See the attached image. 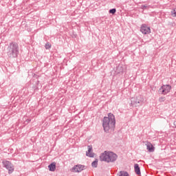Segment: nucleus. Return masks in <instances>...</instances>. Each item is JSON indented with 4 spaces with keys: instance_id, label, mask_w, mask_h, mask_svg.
<instances>
[{
    "instance_id": "1a4fd4ad",
    "label": "nucleus",
    "mask_w": 176,
    "mask_h": 176,
    "mask_svg": "<svg viewBox=\"0 0 176 176\" xmlns=\"http://www.w3.org/2000/svg\"><path fill=\"white\" fill-rule=\"evenodd\" d=\"M146 148L149 152H154L155 151V147H153V145L149 142H146Z\"/></svg>"
},
{
    "instance_id": "39448f33",
    "label": "nucleus",
    "mask_w": 176,
    "mask_h": 176,
    "mask_svg": "<svg viewBox=\"0 0 176 176\" xmlns=\"http://www.w3.org/2000/svg\"><path fill=\"white\" fill-rule=\"evenodd\" d=\"M170 90H171V85H164L160 88V91H162V94L164 96L170 93Z\"/></svg>"
},
{
    "instance_id": "4468645a",
    "label": "nucleus",
    "mask_w": 176,
    "mask_h": 176,
    "mask_svg": "<svg viewBox=\"0 0 176 176\" xmlns=\"http://www.w3.org/2000/svg\"><path fill=\"white\" fill-rule=\"evenodd\" d=\"M91 166L92 167H94V168H97L98 166V160L96 159V160H94L92 163H91Z\"/></svg>"
},
{
    "instance_id": "f8f14e48",
    "label": "nucleus",
    "mask_w": 176,
    "mask_h": 176,
    "mask_svg": "<svg viewBox=\"0 0 176 176\" xmlns=\"http://www.w3.org/2000/svg\"><path fill=\"white\" fill-rule=\"evenodd\" d=\"M50 171H56V162H52L48 166Z\"/></svg>"
},
{
    "instance_id": "7ed1b4c3",
    "label": "nucleus",
    "mask_w": 176,
    "mask_h": 176,
    "mask_svg": "<svg viewBox=\"0 0 176 176\" xmlns=\"http://www.w3.org/2000/svg\"><path fill=\"white\" fill-rule=\"evenodd\" d=\"M100 162H106V163H115L118 160V155L112 151H104L100 155Z\"/></svg>"
},
{
    "instance_id": "9d476101",
    "label": "nucleus",
    "mask_w": 176,
    "mask_h": 176,
    "mask_svg": "<svg viewBox=\"0 0 176 176\" xmlns=\"http://www.w3.org/2000/svg\"><path fill=\"white\" fill-rule=\"evenodd\" d=\"M135 173L137 175H141V170L140 169V165L138 164H134Z\"/></svg>"
},
{
    "instance_id": "f03ea898",
    "label": "nucleus",
    "mask_w": 176,
    "mask_h": 176,
    "mask_svg": "<svg viewBox=\"0 0 176 176\" xmlns=\"http://www.w3.org/2000/svg\"><path fill=\"white\" fill-rule=\"evenodd\" d=\"M6 54L9 58H16L19 56V44L16 42L10 43L6 48Z\"/></svg>"
},
{
    "instance_id": "6ab92c4d",
    "label": "nucleus",
    "mask_w": 176,
    "mask_h": 176,
    "mask_svg": "<svg viewBox=\"0 0 176 176\" xmlns=\"http://www.w3.org/2000/svg\"><path fill=\"white\" fill-rule=\"evenodd\" d=\"M165 100H166V98H164V97H161V98H160V101L161 102L165 101Z\"/></svg>"
},
{
    "instance_id": "0eeeda50",
    "label": "nucleus",
    "mask_w": 176,
    "mask_h": 176,
    "mask_svg": "<svg viewBox=\"0 0 176 176\" xmlns=\"http://www.w3.org/2000/svg\"><path fill=\"white\" fill-rule=\"evenodd\" d=\"M140 31L144 35H148V34H151V28L148 27L145 24H142L140 28Z\"/></svg>"
},
{
    "instance_id": "9b49d317",
    "label": "nucleus",
    "mask_w": 176,
    "mask_h": 176,
    "mask_svg": "<svg viewBox=\"0 0 176 176\" xmlns=\"http://www.w3.org/2000/svg\"><path fill=\"white\" fill-rule=\"evenodd\" d=\"M141 102H142V100H138V99H135V100H132V105H135V107H140L139 104H141Z\"/></svg>"
},
{
    "instance_id": "f3484780",
    "label": "nucleus",
    "mask_w": 176,
    "mask_h": 176,
    "mask_svg": "<svg viewBox=\"0 0 176 176\" xmlns=\"http://www.w3.org/2000/svg\"><path fill=\"white\" fill-rule=\"evenodd\" d=\"M52 47V45H50V44H49V43H47L46 44H45V49H50Z\"/></svg>"
},
{
    "instance_id": "2eb2a0df",
    "label": "nucleus",
    "mask_w": 176,
    "mask_h": 176,
    "mask_svg": "<svg viewBox=\"0 0 176 176\" xmlns=\"http://www.w3.org/2000/svg\"><path fill=\"white\" fill-rule=\"evenodd\" d=\"M109 13H111V14H115V13H116V9L113 8V9L109 10Z\"/></svg>"
},
{
    "instance_id": "dca6fc26",
    "label": "nucleus",
    "mask_w": 176,
    "mask_h": 176,
    "mask_svg": "<svg viewBox=\"0 0 176 176\" xmlns=\"http://www.w3.org/2000/svg\"><path fill=\"white\" fill-rule=\"evenodd\" d=\"M171 16H173V17H176V11H175V10H173V11H171Z\"/></svg>"
},
{
    "instance_id": "aec40b11",
    "label": "nucleus",
    "mask_w": 176,
    "mask_h": 176,
    "mask_svg": "<svg viewBox=\"0 0 176 176\" xmlns=\"http://www.w3.org/2000/svg\"><path fill=\"white\" fill-rule=\"evenodd\" d=\"M26 122H27L28 123H30V122H31V120H30V119H28V120H26Z\"/></svg>"
},
{
    "instance_id": "412c9836",
    "label": "nucleus",
    "mask_w": 176,
    "mask_h": 176,
    "mask_svg": "<svg viewBox=\"0 0 176 176\" xmlns=\"http://www.w3.org/2000/svg\"><path fill=\"white\" fill-rule=\"evenodd\" d=\"M173 124H174V126H175V129H176V121H175V122H173Z\"/></svg>"
},
{
    "instance_id": "a211bd4d",
    "label": "nucleus",
    "mask_w": 176,
    "mask_h": 176,
    "mask_svg": "<svg viewBox=\"0 0 176 176\" xmlns=\"http://www.w3.org/2000/svg\"><path fill=\"white\" fill-rule=\"evenodd\" d=\"M146 8H148V6H145V5L141 6V9L145 10V9H146Z\"/></svg>"
},
{
    "instance_id": "6e6552de",
    "label": "nucleus",
    "mask_w": 176,
    "mask_h": 176,
    "mask_svg": "<svg viewBox=\"0 0 176 176\" xmlns=\"http://www.w3.org/2000/svg\"><path fill=\"white\" fill-rule=\"evenodd\" d=\"M88 151L86 152V156L88 157H94V153L93 152V146H87Z\"/></svg>"
},
{
    "instance_id": "f257e3e1",
    "label": "nucleus",
    "mask_w": 176,
    "mask_h": 176,
    "mask_svg": "<svg viewBox=\"0 0 176 176\" xmlns=\"http://www.w3.org/2000/svg\"><path fill=\"white\" fill-rule=\"evenodd\" d=\"M116 124V120L112 113H108L107 117H104L102 120V127L105 133H109L111 130H113Z\"/></svg>"
},
{
    "instance_id": "ddd939ff",
    "label": "nucleus",
    "mask_w": 176,
    "mask_h": 176,
    "mask_svg": "<svg viewBox=\"0 0 176 176\" xmlns=\"http://www.w3.org/2000/svg\"><path fill=\"white\" fill-rule=\"evenodd\" d=\"M118 176H129V173L126 171L120 170L118 175Z\"/></svg>"
},
{
    "instance_id": "423d86ee",
    "label": "nucleus",
    "mask_w": 176,
    "mask_h": 176,
    "mask_svg": "<svg viewBox=\"0 0 176 176\" xmlns=\"http://www.w3.org/2000/svg\"><path fill=\"white\" fill-rule=\"evenodd\" d=\"M85 170V166L78 164L75 165L72 169V173H82Z\"/></svg>"
},
{
    "instance_id": "20e7f679",
    "label": "nucleus",
    "mask_w": 176,
    "mask_h": 176,
    "mask_svg": "<svg viewBox=\"0 0 176 176\" xmlns=\"http://www.w3.org/2000/svg\"><path fill=\"white\" fill-rule=\"evenodd\" d=\"M3 166L8 170L10 174H12L14 171V166L12 163L9 161H3Z\"/></svg>"
}]
</instances>
